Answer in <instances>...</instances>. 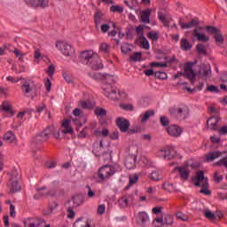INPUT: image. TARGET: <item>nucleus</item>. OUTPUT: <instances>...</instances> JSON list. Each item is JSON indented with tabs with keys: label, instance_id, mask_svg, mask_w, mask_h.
I'll list each match as a JSON object with an SVG mask.
<instances>
[{
	"label": "nucleus",
	"instance_id": "f257e3e1",
	"mask_svg": "<svg viewBox=\"0 0 227 227\" xmlns=\"http://www.w3.org/2000/svg\"><path fill=\"white\" fill-rule=\"evenodd\" d=\"M192 180L193 182L197 181L195 183V187H202L199 192L200 194H205L206 196H210L212 194V192L208 190V177H205V173L203 170L197 172L196 176L192 177ZM201 182H203L202 185Z\"/></svg>",
	"mask_w": 227,
	"mask_h": 227
},
{
	"label": "nucleus",
	"instance_id": "f03ea898",
	"mask_svg": "<svg viewBox=\"0 0 227 227\" xmlns=\"http://www.w3.org/2000/svg\"><path fill=\"white\" fill-rule=\"evenodd\" d=\"M21 92L25 97H29L30 98H36L38 97V91L36 90V84H35V82L30 79L21 80ZM32 93V94H31Z\"/></svg>",
	"mask_w": 227,
	"mask_h": 227
},
{
	"label": "nucleus",
	"instance_id": "7ed1b4c3",
	"mask_svg": "<svg viewBox=\"0 0 227 227\" xmlns=\"http://www.w3.org/2000/svg\"><path fill=\"white\" fill-rule=\"evenodd\" d=\"M116 173V170H114V167L105 165L101 167L98 170V177L99 178V183L102 184V182H106V180H109L113 175Z\"/></svg>",
	"mask_w": 227,
	"mask_h": 227
},
{
	"label": "nucleus",
	"instance_id": "20e7f679",
	"mask_svg": "<svg viewBox=\"0 0 227 227\" xmlns=\"http://www.w3.org/2000/svg\"><path fill=\"white\" fill-rule=\"evenodd\" d=\"M52 132H54V127L48 126L46 129H43V131L35 137L33 140L34 145H40L42 143L49 141V138L51 137V134H52Z\"/></svg>",
	"mask_w": 227,
	"mask_h": 227
},
{
	"label": "nucleus",
	"instance_id": "39448f33",
	"mask_svg": "<svg viewBox=\"0 0 227 227\" xmlns=\"http://www.w3.org/2000/svg\"><path fill=\"white\" fill-rule=\"evenodd\" d=\"M169 114L177 120H185L189 115V108L173 106L169 108Z\"/></svg>",
	"mask_w": 227,
	"mask_h": 227
},
{
	"label": "nucleus",
	"instance_id": "423d86ee",
	"mask_svg": "<svg viewBox=\"0 0 227 227\" xmlns=\"http://www.w3.org/2000/svg\"><path fill=\"white\" fill-rule=\"evenodd\" d=\"M196 63H198V60H195L194 62H187L184 65L185 78L189 79L192 84H194L196 82V72L192 70V66L196 65Z\"/></svg>",
	"mask_w": 227,
	"mask_h": 227
},
{
	"label": "nucleus",
	"instance_id": "0eeeda50",
	"mask_svg": "<svg viewBox=\"0 0 227 227\" xmlns=\"http://www.w3.org/2000/svg\"><path fill=\"white\" fill-rule=\"evenodd\" d=\"M158 157L163 159L164 160H171L176 157V151L173 147H168L165 150H160L158 152Z\"/></svg>",
	"mask_w": 227,
	"mask_h": 227
},
{
	"label": "nucleus",
	"instance_id": "6e6552de",
	"mask_svg": "<svg viewBox=\"0 0 227 227\" xmlns=\"http://www.w3.org/2000/svg\"><path fill=\"white\" fill-rule=\"evenodd\" d=\"M97 53H94L91 50H87L84 51H82L79 59L83 65H89V63L93 59Z\"/></svg>",
	"mask_w": 227,
	"mask_h": 227
},
{
	"label": "nucleus",
	"instance_id": "1a4fd4ad",
	"mask_svg": "<svg viewBox=\"0 0 227 227\" xmlns=\"http://www.w3.org/2000/svg\"><path fill=\"white\" fill-rule=\"evenodd\" d=\"M84 203V196L82 194L74 195L71 200H67V205L73 207L74 208H77V207H81Z\"/></svg>",
	"mask_w": 227,
	"mask_h": 227
},
{
	"label": "nucleus",
	"instance_id": "9d476101",
	"mask_svg": "<svg viewBox=\"0 0 227 227\" xmlns=\"http://www.w3.org/2000/svg\"><path fill=\"white\" fill-rule=\"evenodd\" d=\"M203 27H199L198 28L193 29L192 36V38H195L197 42H208L210 40V37H208L205 34H201L200 31H202Z\"/></svg>",
	"mask_w": 227,
	"mask_h": 227
},
{
	"label": "nucleus",
	"instance_id": "9b49d317",
	"mask_svg": "<svg viewBox=\"0 0 227 227\" xmlns=\"http://www.w3.org/2000/svg\"><path fill=\"white\" fill-rule=\"evenodd\" d=\"M115 123L120 129L121 132H127L130 127V122L129 121V120L123 117L117 118Z\"/></svg>",
	"mask_w": 227,
	"mask_h": 227
},
{
	"label": "nucleus",
	"instance_id": "f8f14e48",
	"mask_svg": "<svg viewBox=\"0 0 227 227\" xmlns=\"http://www.w3.org/2000/svg\"><path fill=\"white\" fill-rule=\"evenodd\" d=\"M56 47H59L64 56H72L74 54V48L67 43H59L56 44Z\"/></svg>",
	"mask_w": 227,
	"mask_h": 227
},
{
	"label": "nucleus",
	"instance_id": "ddd939ff",
	"mask_svg": "<svg viewBox=\"0 0 227 227\" xmlns=\"http://www.w3.org/2000/svg\"><path fill=\"white\" fill-rule=\"evenodd\" d=\"M167 132L171 137H180L182 136V128L173 124L167 128Z\"/></svg>",
	"mask_w": 227,
	"mask_h": 227
},
{
	"label": "nucleus",
	"instance_id": "4468645a",
	"mask_svg": "<svg viewBox=\"0 0 227 227\" xmlns=\"http://www.w3.org/2000/svg\"><path fill=\"white\" fill-rule=\"evenodd\" d=\"M87 65H89L92 70H100L101 68H104V64H102V59H100L98 54H96L93 59Z\"/></svg>",
	"mask_w": 227,
	"mask_h": 227
},
{
	"label": "nucleus",
	"instance_id": "2eb2a0df",
	"mask_svg": "<svg viewBox=\"0 0 227 227\" xmlns=\"http://www.w3.org/2000/svg\"><path fill=\"white\" fill-rule=\"evenodd\" d=\"M25 2L27 4L34 6L35 8H38L39 6L41 8H47V6H49L48 0H25Z\"/></svg>",
	"mask_w": 227,
	"mask_h": 227
},
{
	"label": "nucleus",
	"instance_id": "dca6fc26",
	"mask_svg": "<svg viewBox=\"0 0 227 227\" xmlns=\"http://www.w3.org/2000/svg\"><path fill=\"white\" fill-rule=\"evenodd\" d=\"M150 221V217L146 212H139L137 216V224L138 226L145 227L146 226V223Z\"/></svg>",
	"mask_w": 227,
	"mask_h": 227
},
{
	"label": "nucleus",
	"instance_id": "f3484780",
	"mask_svg": "<svg viewBox=\"0 0 227 227\" xmlns=\"http://www.w3.org/2000/svg\"><path fill=\"white\" fill-rule=\"evenodd\" d=\"M137 156L136 154H128L125 160V167L127 169H134L136 168V160Z\"/></svg>",
	"mask_w": 227,
	"mask_h": 227
},
{
	"label": "nucleus",
	"instance_id": "a211bd4d",
	"mask_svg": "<svg viewBox=\"0 0 227 227\" xmlns=\"http://www.w3.org/2000/svg\"><path fill=\"white\" fill-rule=\"evenodd\" d=\"M226 153H227L226 151H223V152H220V151L210 152L207 154H206V161L210 162L212 160H215V159H219L221 157V155H224Z\"/></svg>",
	"mask_w": 227,
	"mask_h": 227
},
{
	"label": "nucleus",
	"instance_id": "6ab92c4d",
	"mask_svg": "<svg viewBox=\"0 0 227 227\" xmlns=\"http://www.w3.org/2000/svg\"><path fill=\"white\" fill-rule=\"evenodd\" d=\"M25 227H40L42 226V220L38 218H27L23 221Z\"/></svg>",
	"mask_w": 227,
	"mask_h": 227
},
{
	"label": "nucleus",
	"instance_id": "aec40b11",
	"mask_svg": "<svg viewBox=\"0 0 227 227\" xmlns=\"http://www.w3.org/2000/svg\"><path fill=\"white\" fill-rule=\"evenodd\" d=\"M221 119L219 117L210 116L207 121V126L209 127L210 130H217V125H219Z\"/></svg>",
	"mask_w": 227,
	"mask_h": 227
},
{
	"label": "nucleus",
	"instance_id": "412c9836",
	"mask_svg": "<svg viewBox=\"0 0 227 227\" xmlns=\"http://www.w3.org/2000/svg\"><path fill=\"white\" fill-rule=\"evenodd\" d=\"M179 25L181 26V29H191V27H200V21L192 20L190 22L184 23L181 20H179Z\"/></svg>",
	"mask_w": 227,
	"mask_h": 227
},
{
	"label": "nucleus",
	"instance_id": "4be33fe9",
	"mask_svg": "<svg viewBox=\"0 0 227 227\" xmlns=\"http://www.w3.org/2000/svg\"><path fill=\"white\" fill-rule=\"evenodd\" d=\"M104 19V12L102 11L97 9L94 14V23L96 29H98L100 24H102V20Z\"/></svg>",
	"mask_w": 227,
	"mask_h": 227
},
{
	"label": "nucleus",
	"instance_id": "5701e85b",
	"mask_svg": "<svg viewBox=\"0 0 227 227\" xmlns=\"http://www.w3.org/2000/svg\"><path fill=\"white\" fill-rule=\"evenodd\" d=\"M152 15V9L142 11L140 20L143 24H150V16Z\"/></svg>",
	"mask_w": 227,
	"mask_h": 227
},
{
	"label": "nucleus",
	"instance_id": "b1692460",
	"mask_svg": "<svg viewBox=\"0 0 227 227\" xmlns=\"http://www.w3.org/2000/svg\"><path fill=\"white\" fill-rule=\"evenodd\" d=\"M4 141L8 143L9 145H12L13 143H17V137L13 133V131H8L4 135Z\"/></svg>",
	"mask_w": 227,
	"mask_h": 227
},
{
	"label": "nucleus",
	"instance_id": "393cba45",
	"mask_svg": "<svg viewBox=\"0 0 227 227\" xmlns=\"http://www.w3.org/2000/svg\"><path fill=\"white\" fill-rule=\"evenodd\" d=\"M22 189V186L19 184V180L11 178L10 192H19Z\"/></svg>",
	"mask_w": 227,
	"mask_h": 227
},
{
	"label": "nucleus",
	"instance_id": "a878e982",
	"mask_svg": "<svg viewBox=\"0 0 227 227\" xmlns=\"http://www.w3.org/2000/svg\"><path fill=\"white\" fill-rule=\"evenodd\" d=\"M0 109H2V111H4V113H7V114H10V116H13L15 114V113H13V110H12V105H10L8 101H4L0 106Z\"/></svg>",
	"mask_w": 227,
	"mask_h": 227
},
{
	"label": "nucleus",
	"instance_id": "bb28decb",
	"mask_svg": "<svg viewBox=\"0 0 227 227\" xmlns=\"http://www.w3.org/2000/svg\"><path fill=\"white\" fill-rule=\"evenodd\" d=\"M100 79L106 81V84H114L116 82V78H114V75L109 74H101Z\"/></svg>",
	"mask_w": 227,
	"mask_h": 227
},
{
	"label": "nucleus",
	"instance_id": "cd10ccee",
	"mask_svg": "<svg viewBox=\"0 0 227 227\" xmlns=\"http://www.w3.org/2000/svg\"><path fill=\"white\" fill-rule=\"evenodd\" d=\"M176 169L179 171L183 180H189V175H191V172H189L185 167H177Z\"/></svg>",
	"mask_w": 227,
	"mask_h": 227
},
{
	"label": "nucleus",
	"instance_id": "c85d7f7f",
	"mask_svg": "<svg viewBox=\"0 0 227 227\" xmlns=\"http://www.w3.org/2000/svg\"><path fill=\"white\" fill-rule=\"evenodd\" d=\"M74 227H91V224L90 222L84 221L83 217H80L74 222Z\"/></svg>",
	"mask_w": 227,
	"mask_h": 227
},
{
	"label": "nucleus",
	"instance_id": "c756f323",
	"mask_svg": "<svg viewBox=\"0 0 227 227\" xmlns=\"http://www.w3.org/2000/svg\"><path fill=\"white\" fill-rule=\"evenodd\" d=\"M180 44H181L182 51H187L192 49V44H191L189 40H187L186 38H182Z\"/></svg>",
	"mask_w": 227,
	"mask_h": 227
},
{
	"label": "nucleus",
	"instance_id": "7c9ffc66",
	"mask_svg": "<svg viewBox=\"0 0 227 227\" xmlns=\"http://www.w3.org/2000/svg\"><path fill=\"white\" fill-rule=\"evenodd\" d=\"M106 97H108L110 100H120V98H121V93L116 91V90H112L106 94Z\"/></svg>",
	"mask_w": 227,
	"mask_h": 227
},
{
	"label": "nucleus",
	"instance_id": "2f4dec72",
	"mask_svg": "<svg viewBox=\"0 0 227 227\" xmlns=\"http://www.w3.org/2000/svg\"><path fill=\"white\" fill-rule=\"evenodd\" d=\"M155 115V111L153 110H148L146 111L144 115H142L141 118V123H146L148 121V120L150 119V117L154 116Z\"/></svg>",
	"mask_w": 227,
	"mask_h": 227
},
{
	"label": "nucleus",
	"instance_id": "473e14b6",
	"mask_svg": "<svg viewBox=\"0 0 227 227\" xmlns=\"http://www.w3.org/2000/svg\"><path fill=\"white\" fill-rule=\"evenodd\" d=\"M199 74L200 77H210L212 71L210 70V67H203L199 70Z\"/></svg>",
	"mask_w": 227,
	"mask_h": 227
},
{
	"label": "nucleus",
	"instance_id": "72a5a7b5",
	"mask_svg": "<svg viewBox=\"0 0 227 227\" xmlns=\"http://www.w3.org/2000/svg\"><path fill=\"white\" fill-rule=\"evenodd\" d=\"M161 188L168 192H176V186L173 185L171 183H164L161 185Z\"/></svg>",
	"mask_w": 227,
	"mask_h": 227
},
{
	"label": "nucleus",
	"instance_id": "f704fd0d",
	"mask_svg": "<svg viewBox=\"0 0 227 227\" xmlns=\"http://www.w3.org/2000/svg\"><path fill=\"white\" fill-rule=\"evenodd\" d=\"M196 51L199 56H207V47L203 43H198L196 45Z\"/></svg>",
	"mask_w": 227,
	"mask_h": 227
},
{
	"label": "nucleus",
	"instance_id": "c9c22d12",
	"mask_svg": "<svg viewBox=\"0 0 227 227\" xmlns=\"http://www.w3.org/2000/svg\"><path fill=\"white\" fill-rule=\"evenodd\" d=\"M139 40H140V43H142V47H143L145 51H148V49H150V43L148 42V40L146 39V37H145V34H141V35H140Z\"/></svg>",
	"mask_w": 227,
	"mask_h": 227
},
{
	"label": "nucleus",
	"instance_id": "e433bc0d",
	"mask_svg": "<svg viewBox=\"0 0 227 227\" xmlns=\"http://www.w3.org/2000/svg\"><path fill=\"white\" fill-rule=\"evenodd\" d=\"M129 59L134 61L135 63L137 61H141L143 59V53L141 51L134 52L132 55L129 56Z\"/></svg>",
	"mask_w": 227,
	"mask_h": 227
},
{
	"label": "nucleus",
	"instance_id": "4c0bfd02",
	"mask_svg": "<svg viewBox=\"0 0 227 227\" xmlns=\"http://www.w3.org/2000/svg\"><path fill=\"white\" fill-rule=\"evenodd\" d=\"M118 203L121 208H127L129 207V199L127 198V196H123L118 200Z\"/></svg>",
	"mask_w": 227,
	"mask_h": 227
},
{
	"label": "nucleus",
	"instance_id": "58836bf2",
	"mask_svg": "<svg viewBox=\"0 0 227 227\" xmlns=\"http://www.w3.org/2000/svg\"><path fill=\"white\" fill-rule=\"evenodd\" d=\"M214 39L216 43H223L224 42L223 32H221V30H218V32L214 35Z\"/></svg>",
	"mask_w": 227,
	"mask_h": 227
},
{
	"label": "nucleus",
	"instance_id": "ea45409f",
	"mask_svg": "<svg viewBox=\"0 0 227 227\" xmlns=\"http://www.w3.org/2000/svg\"><path fill=\"white\" fill-rule=\"evenodd\" d=\"M79 107H82V109H93V105L89 101L81 100L79 102Z\"/></svg>",
	"mask_w": 227,
	"mask_h": 227
},
{
	"label": "nucleus",
	"instance_id": "a19ab883",
	"mask_svg": "<svg viewBox=\"0 0 227 227\" xmlns=\"http://www.w3.org/2000/svg\"><path fill=\"white\" fill-rule=\"evenodd\" d=\"M158 19L160 20V22H162L165 27H169V22L166 20V15L160 12H158Z\"/></svg>",
	"mask_w": 227,
	"mask_h": 227
},
{
	"label": "nucleus",
	"instance_id": "79ce46f5",
	"mask_svg": "<svg viewBox=\"0 0 227 227\" xmlns=\"http://www.w3.org/2000/svg\"><path fill=\"white\" fill-rule=\"evenodd\" d=\"M94 113H95L96 116H106L107 115V110L101 108V107L96 108Z\"/></svg>",
	"mask_w": 227,
	"mask_h": 227
},
{
	"label": "nucleus",
	"instance_id": "37998d69",
	"mask_svg": "<svg viewBox=\"0 0 227 227\" xmlns=\"http://www.w3.org/2000/svg\"><path fill=\"white\" fill-rule=\"evenodd\" d=\"M141 132V126L131 127L128 129V134L131 136L132 134H139Z\"/></svg>",
	"mask_w": 227,
	"mask_h": 227
},
{
	"label": "nucleus",
	"instance_id": "c03bdc74",
	"mask_svg": "<svg viewBox=\"0 0 227 227\" xmlns=\"http://www.w3.org/2000/svg\"><path fill=\"white\" fill-rule=\"evenodd\" d=\"M206 31H207V33H209L210 35H215L216 33L221 31V29L214 26H206Z\"/></svg>",
	"mask_w": 227,
	"mask_h": 227
},
{
	"label": "nucleus",
	"instance_id": "a18cd8bd",
	"mask_svg": "<svg viewBox=\"0 0 227 227\" xmlns=\"http://www.w3.org/2000/svg\"><path fill=\"white\" fill-rule=\"evenodd\" d=\"M110 12L113 13H123V7L119 5H112L110 7Z\"/></svg>",
	"mask_w": 227,
	"mask_h": 227
},
{
	"label": "nucleus",
	"instance_id": "49530a36",
	"mask_svg": "<svg viewBox=\"0 0 227 227\" xmlns=\"http://www.w3.org/2000/svg\"><path fill=\"white\" fill-rule=\"evenodd\" d=\"M137 180H139V176H137V175H129V184L127 186V189L134 185V184H137Z\"/></svg>",
	"mask_w": 227,
	"mask_h": 227
},
{
	"label": "nucleus",
	"instance_id": "de8ad7c7",
	"mask_svg": "<svg viewBox=\"0 0 227 227\" xmlns=\"http://www.w3.org/2000/svg\"><path fill=\"white\" fill-rule=\"evenodd\" d=\"M176 217L179 219L180 221H189V216L180 211L176 213Z\"/></svg>",
	"mask_w": 227,
	"mask_h": 227
},
{
	"label": "nucleus",
	"instance_id": "09e8293b",
	"mask_svg": "<svg viewBox=\"0 0 227 227\" xmlns=\"http://www.w3.org/2000/svg\"><path fill=\"white\" fill-rule=\"evenodd\" d=\"M147 36L153 42H157V40H159V34H158V32H149L147 34Z\"/></svg>",
	"mask_w": 227,
	"mask_h": 227
},
{
	"label": "nucleus",
	"instance_id": "8fccbe9b",
	"mask_svg": "<svg viewBox=\"0 0 227 227\" xmlns=\"http://www.w3.org/2000/svg\"><path fill=\"white\" fill-rule=\"evenodd\" d=\"M99 51L101 52L107 53V52H109V51H111V46H109L107 43H101V45L99 47Z\"/></svg>",
	"mask_w": 227,
	"mask_h": 227
},
{
	"label": "nucleus",
	"instance_id": "3c124183",
	"mask_svg": "<svg viewBox=\"0 0 227 227\" xmlns=\"http://www.w3.org/2000/svg\"><path fill=\"white\" fill-rule=\"evenodd\" d=\"M119 107H121V109H123V111H134V106L130 104H120Z\"/></svg>",
	"mask_w": 227,
	"mask_h": 227
},
{
	"label": "nucleus",
	"instance_id": "603ef678",
	"mask_svg": "<svg viewBox=\"0 0 227 227\" xmlns=\"http://www.w3.org/2000/svg\"><path fill=\"white\" fill-rule=\"evenodd\" d=\"M54 72H56V66L54 65H50L46 69V74H48L49 77H53Z\"/></svg>",
	"mask_w": 227,
	"mask_h": 227
},
{
	"label": "nucleus",
	"instance_id": "864d4df0",
	"mask_svg": "<svg viewBox=\"0 0 227 227\" xmlns=\"http://www.w3.org/2000/svg\"><path fill=\"white\" fill-rule=\"evenodd\" d=\"M154 76L157 78V79H168V74L165 73V72H162V71H157L154 73Z\"/></svg>",
	"mask_w": 227,
	"mask_h": 227
},
{
	"label": "nucleus",
	"instance_id": "5fc2aeb1",
	"mask_svg": "<svg viewBox=\"0 0 227 227\" xmlns=\"http://www.w3.org/2000/svg\"><path fill=\"white\" fill-rule=\"evenodd\" d=\"M151 178L154 181V182H159V180H161L162 177H160V175L159 174V172L157 171H153L150 174Z\"/></svg>",
	"mask_w": 227,
	"mask_h": 227
},
{
	"label": "nucleus",
	"instance_id": "6e6d98bb",
	"mask_svg": "<svg viewBox=\"0 0 227 227\" xmlns=\"http://www.w3.org/2000/svg\"><path fill=\"white\" fill-rule=\"evenodd\" d=\"M223 175H219V172H215V174L213 175V180L216 184H221V181L223 180Z\"/></svg>",
	"mask_w": 227,
	"mask_h": 227
},
{
	"label": "nucleus",
	"instance_id": "4d7b16f0",
	"mask_svg": "<svg viewBox=\"0 0 227 227\" xmlns=\"http://www.w3.org/2000/svg\"><path fill=\"white\" fill-rule=\"evenodd\" d=\"M14 54H15L16 58H19L20 61H24L25 54L22 53L20 51H19V49L14 48Z\"/></svg>",
	"mask_w": 227,
	"mask_h": 227
},
{
	"label": "nucleus",
	"instance_id": "13d9d810",
	"mask_svg": "<svg viewBox=\"0 0 227 227\" xmlns=\"http://www.w3.org/2000/svg\"><path fill=\"white\" fill-rule=\"evenodd\" d=\"M74 208H75V207H74L72 206H69L67 207V212H68L67 218L68 219H74V217H75V212L74 211Z\"/></svg>",
	"mask_w": 227,
	"mask_h": 227
},
{
	"label": "nucleus",
	"instance_id": "bf43d9fd",
	"mask_svg": "<svg viewBox=\"0 0 227 227\" xmlns=\"http://www.w3.org/2000/svg\"><path fill=\"white\" fill-rule=\"evenodd\" d=\"M151 67H159L161 68H166L168 67V62H152Z\"/></svg>",
	"mask_w": 227,
	"mask_h": 227
},
{
	"label": "nucleus",
	"instance_id": "052dcab7",
	"mask_svg": "<svg viewBox=\"0 0 227 227\" xmlns=\"http://www.w3.org/2000/svg\"><path fill=\"white\" fill-rule=\"evenodd\" d=\"M205 217L207 219H210L211 221H215V214H214L212 211H206L204 213Z\"/></svg>",
	"mask_w": 227,
	"mask_h": 227
},
{
	"label": "nucleus",
	"instance_id": "680f3d73",
	"mask_svg": "<svg viewBox=\"0 0 227 227\" xmlns=\"http://www.w3.org/2000/svg\"><path fill=\"white\" fill-rule=\"evenodd\" d=\"M173 223V216L170 215H165L163 224L171 225Z\"/></svg>",
	"mask_w": 227,
	"mask_h": 227
},
{
	"label": "nucleus",
	"instance_id": "e2e57ef3",
	"mask_svg": "<svg viewBox=\"0 0 227 227\" xmlns=\"http://www.w3.org/2000/svg\"><path fill=\"white\" fill-rule=\"evenodd\" d=\"M160 122L163 127H168V125H169V119L166 116H161L160 118Z\"/></svg>",
	"mask_w": 227,
	"mask_h": 227
},
{
	"label": "nucleus",
	"instance_id": "0e129e2a",
	"mask_svg": "<svg viewBox=\"0 0 227 227\" xmlns=\"http://www.w3.org/2000/svg\"><path fill=\"white\" fill-rule=\"evenodd\" d=\"M207 91H210V93H218L219 89L217 88V86L210 85L207 87Z\"/></svg>",
	"mask_w": 227,
	"mask_h": 227
},
{
	"label": "nucleus",
	"instance_id": "69168bd1",
	"mask_svg": "<svg viewBox=\"0 0 227 227\" xmlns=\"http://www.w3.org/2000/svg\"><path fill=\"white\" fill-rule=\"evenodd\" d=\"M6 80L9 82L17 83V82H19V81H24V77H20V78H18L17 80H15V77H13V76H7Z\"/></svg>",
	"mask_w": 227,
	"mask_h": 227
},
{
	"label": "nucleus",
	"instance_id": "338daca9",
	"mask_svg": "<svg viewBox=\"0 0 227 227\" xmlns=\"http://www.w3.org/2000/svg\"><path fill=\"white\" fill-rule=\"evenodd\" d=\"M121 52H123V54H127L129 51H130V48H129V43H125V45H121Z\"/></svg>",
	"mask_w": 227,
	"mask_h": 227
},
{
	"label": "nucleus",
	"instance_id": "774afa93",
	"mask_svg": "<svg viewBox=\"0 0 227 227\" xmlns=\"http://www.w3.org/2000/svg\"><path fill=\"white\" fill-rule=\"evenodd\" d=\"M218 134L220 136H226L227 135V126H223L218 129Z\"/></svg>",
	"mask_w": 227,
	"mask_h": 227
}]
</instances>
